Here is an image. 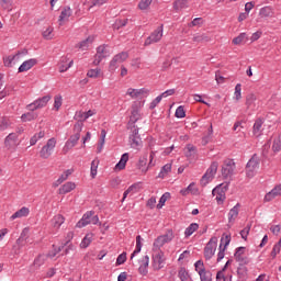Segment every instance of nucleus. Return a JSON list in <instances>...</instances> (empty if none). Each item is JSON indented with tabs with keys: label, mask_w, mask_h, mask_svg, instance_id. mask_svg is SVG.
I'll return each mask as SVG.
<instances>
[{
	"label": "nucleus",
	"mask_w": 281,
	"mask_h": 281,
	"mask_svg": "<svg viewBox=\"0 0 281 281\" xmlns=\"http://www.w3.org/2000/svg\"><path fill=\"white\" fill-rule=\"evenodd\" d=\"M82 126H85V123L82 121H78L74 125V135H71L69 137V139L66 142V144L63 148V153L65 155H67V153L70 151L71 148H74L76 146V144H78V142L80 139V133H82Z\"/></svg>",
	"instance_id": "1"
},
{
	"label": "nucleus",
	"mask_w": 281,
	"mask_h": 281,
	"mask_svg": "<svg viewBox=\"0 0 281 281\" xmlns=\"http://www.w3.org/2000/svg\"><path fill=\"white\" fill-rule=\"evenodd\" d=\"M260 168V157L258 154H254L246 165V176L248 179H254Z\"/></svg>",
	"instance_id": "2"
},
{
	"label": "nucleus",
	"mask_w": 281,
	"mask_h": 281,
	"mask_svg": "<svg viewBox=\"0 0 281 281\" xmlns=\"http://www.w3.org/2000/svg\"><path fill=\"white\" fill-rule=\"evenodd\" d=\"M229 243H232V235L224 233L221 238L220 251L217 254V262H221V260L225 258V249H227Z\"/></svg>",
	"instance_id": "3"
},
{
	"label": "nucleus",
	"mask_w": 281,
	"mask_h": 281,
	"mask_svg": "<svg viewBox=\"0 0 281 281\" xmlns=\"http://www.w3.org/2000/svg\"><path fill=\"white\" fill-rule=\"evenodd\" d=\"M56 148V138H50L47 140L40 151V157L42 159H49L52 157V151Z\"/></svg>",
	"instance_id": "4"
},
{
	"label": "nucleus",
	"mask_w": 281,
	"mask_h": 281,
	"mask_svg": "<svg viewBox=\"0 0 281 281\" xmlns=\"http://www.w3.org/2000/svg\"><path fill=\"white\" fill-rule=\"evenodd\" d=\"M229 189V184H218L215 187L212 191L213 196H216V201L218 204H222L225 202V192Z\"/></svg>",
	"instance_id": "5"
},
{
	"label": "nucleus",
	"mask_w": 281,
	"mask_h": 281,
	"mask_svg": "<svg viewBox=\"0 0 281 281\" xmlns=\"http://www.w3.org/2000/svg\"><path fill=\"white\" fill-rule=\"evenodd\" d=\"M234 170H236V162L232 159L225 160L222 166V177L224 179H229V177L234 175Z\"/></svg>",
	"instance_id": "6"
},
{
	"label": "nucleus",
	"mask_w": 281,
	"mask_h": 281,
	"mask_svg": "<svg viewBox=\"0 0 281 281\" xmlns=\"http://www.w3.org/2000/svg\"><path fill=\"white\" fill-rule=\"evenodd\" d=\"M216 237H212L210 241L206 244L204 247V258L205 260H212V257L214 254H216V243H217Z\"/></svg>",
	"instance_id": "7"
},
{
	"label": "nucleus",
	"mask_w": 281,
	"mask_h": 281,
	"mask_svg": "<svg viewBox=\"0 0 281 281\" xmlns=\"http://www.w3.org/2000/svg\"><path fill=\"white\" fill-rule=\"evenodd\" d=\"M128 58L127 52H122L115 55L110 61V71H115L120 67L121 63H124Z\"/></svg>",
	"instance_id": "8"
},
{
	"label": "nucleus",
	"mask_w": 281,
	"mask_h": 281,
	"mask_svg": "<svg viewBox=\"0 0 281 281\" xmlns=\"http://www.w3.org/2000/svg\"><path fill=\"white\" fill-rule=\"evenodd\" d=\"M164 36V24L157 27L150 36L147 37L145 41V45H153V43H159L161 41V37Z\"/></svg>",
	"instance_id": "9"
},
{
	"label": "nucleus",
	"mask_w": 281,
	"mask_h": 281,
	"mask_svg": "<svg viewBox=\"0 0 281 281\" xmlns=\"http://www.w3.org/2000/svg\"><path fill=\"white\" fill-rule=\"evenodd\" d=\"M49 100H52V95H44L35 100L33 103L29 104L27 109L29 111H36L37 109H43L44 106H47V102H49Z\"/></svg>",
	"instance_id": "10"
},
{
	"label": "nucleus",
	"mask_w": 281,
	"mask_h": 281,
	"mask_svg": "<svg viewBox=\"0 0 281 281\" xmlns=\"http://www.w3.org/2000/svg\"><path fill=\"white\" fill-rule=\"evenodd\" d=\"M245 247H238L235 250L234 258L236 262H239V265H249L250 260L247 256H245Z\"/></svg>",
	"instance_id": "11"
},
{
	"label": "nucleus",
	"mask_w": 281,
	"mask_h": 281,
	"mask_svg": "<svg viewBox=\"0 0 281 281\" xmlns=\"http://www.w3.org/2000/svg\"><path fill=\"white\" fill-rule=\"evenodd\" d=\"M109 50H106V45H101L97 48V54L94 56L93 65L98 66L102 63L103 58H108Z\"/></svg>",
	"instance_id": "12"
},
{
	"label": "nucleus",
	"mask_w": 281,
	"mask_h": 281,
	"mask_svg": "<svg viewBox=\"0 0 281 281\" xmlns=\"http://www.w3.org/2000/svg\"><path fill=\"white\" fill-rule=\"evenodd\" d=\"M19 135L16 133H10L5 138H4V146L10 150V148H16L19 145Z\"/></svg>",
	"instance_id": "13"
},
{
	"label": "nucleus",
	"mask_w": 281,
	"mask_h": 281,
	"mask_svg": "<svg viewBox=\"0 0 281 281\" xmlns=\"http://www.w3.org/2000/svg\"><path fill=\"white\" fill-rule=\"evenodd\" d=\"M153 260H154L153 267L155 271H159L160 269H164V261H165L164 251L156 254L153 257Z\"/></svg>",
	"instance_id": "14"
},
{
	"label": "nucleus",
	"mask_w": 281,
	"mask_h": 281,
	"mask_svg": "<svg viewBox=\"0 0 281 281\" xmlns=\"http://www.w3.org/2000/svg\"><path fill=\"white\" fill-rule=\"evenodd\" d=\"M95 214L93 211H88L83 214L82 218L77 223L76 227L82 228L87 227V225H91V217Z\"/></svg>",
	"instance_id": "15"
},
{
	"label": "nucleus",
	"mask_w": 281,
	"mask_h": 281,
	"mask_svg": "<svg viewBox=\"0 0 281 281\" xmlns=\"http://www.w3.org/2000/svg\"><path fill=\"white\" fill-rule=\"evenodd\" d=\"M276 196H281V184L276 186L270 192L265 195V201L269 203V201H273Z\"/></svg>",
	"instance_id": "16"
},
{
	"label": "nucleus",
	"mask_w": 281,
	"mask_h": 281,
	"mask_svg": "<svg viewBox=\"0 0 281 281\" xmlns=\"http://www.w3.org/2000/svg\"><path fill=\"white\" fill-rule=\"evenodd\" d=\"M38 60L37 59H29L25 60L18 69L19 74H23V71H30V69H32V67H34L35 65H37Z\"/></svg>",
	"instance_id": "17"
},
{
	"label": "nucleus",
	"mask_w": 281,
	"mask_h": 281,
	"mask_svg": "<svg viewBox=\"0 0 281 281\" xmlns=\"http://www.w3.org/2000/svg\"><path fill=\"white\" fill-rule=\"evenodd\" d=\"M127 95H130L131 98H139L140 95H148V89L146 88H142V89H133L130 88L127 90Z\"/></svg>",
	"instance_id": "18"
},
{
	"label": "nucleus",
	"mask_w": 281,
	"mask_h": 281,
	"mask_svg": "<svg viewBox=\"0 0 281 281\" xmlns=\"http://www.w3.org/2000/svg\"><path fill=\"white\" fill-rule=\"evenodd\" d=\"M247 263H239L237 268V278L238 281H247Z\"/></svg>",
	"instance_id": "19"
},
{
	"label": "nucleus",
	"mask_w": 281,
	"mask_h": 281,
	"mask_svg": "<svg viewBox=\"0 0 281 281\" xmlns=\"http://www.w3.org/2000/svg\"><path fill=\"white\" fill-rule=\"evenodd\" d=\"M25 216H30V209L26 206H23L19 211H16L11 217V221H15V218H23Z\"/></svg>",
	"instance_id": "20"
},
{
	"label": "nucleus",
	"mask_w": 281,
	"mask_h": 281,
	"mask_svg": "<svg viewBox=\"0 0 281 281\" xmlns=\"http://www.w3.org/2000/svg\"><path fill=\"white\" fill-rule=\"evenodd\" d=\"M240 212V203H237L228 213V223H234L238 218V213Z\"/></svg>",
	"instance_id": "21"
},
{
	"label": "nucleus",
	"mask_w": 281,
	"mask_h": 281,
	"mask_svg": "<svg viewBox=\"0 0 281 281\" xmlns=\"http://www.w3.org/2000/svg\"><path fill=\"white\" fill-rule=\"evenodd\" d=\"M184 155L188 159H194L196 156V146L188 144L184 148Z\"/></svg>",
	"instance_id": "22"
},
{
	"label": "nucleus",
	"mask_w": 281,
	"mask_h": 281,
	"mask_svg": "<svg viewBox=\"0 0 281 281\" xmlns=\"http://www.w3.org/2000/svg\"><path fill=\"white\" fill-rule=\"evenodd\" d=\"M262 124H265V121H262V119H258L254 124L252 133L257 137H260V135H262Z\"/></svg>",
	"instance_id": "23"
},
{
	"label": "nucleus",
	"mask_w": 281,
	"mask_h": 281,
	"mask_svg": "<svg viewBox=\"0 0 281 281\" xmlns=\"http://www.w3.org/2000/svg\"><path fill=\"white\" fill-rule=\"evenodd\" d=\"M71 190H76V183L74 182H66L61 188H59V194H68Z\"/></svg>",
	"instance_id": "24"
},
{
	"label": "nucleus",
	"mask_w": 281,
	"mask_h": 281,
	"mask_svg": "<svg viewBox=\"0 0 281 281\" xmlns=\"http://www.w3.org/2000/svg\"><path fill=\"white\" fill-rule=\"evenodd\" d=\"M128 162V153L122 155L120 161L115 165V170H124L126 164Z\"/></svg>",
	"instance_id": "25"
},
{
	"label": "nucleus",
	"mask_w": 281,
	"mask_h": 281,
	"mask_svg": "<svg viewBox=\"0 0 281 281\" xmlns=\"http://www.w3.org/2000/svg\"><path fill=\"white\" fill-rule=\"evenodd\" d=\"M94 37L93 36H88L86 40L81 41L79 44L76 45L78 49H89V46L91 43H93Z\"/></svg>",
	"instance_id": "26"
},
{
	"label": "nucleus",
	"mask_w": 281,
	"mask_h": 281,
	"mask_svg": "<svg viewBox=\"0 0 281 281\" xmlns=\"http://www.w3.org/2000/svg\"><path fill=\"white\" fill-rule=\"evenodd\" d=\"M139 120V110L137 108H133L132 114L130 116L128 125L135 128V123Z\"/></svg>",
	"instance_id": "27"
},
{
	"label": "nucleus",
	"mask_w": 281,
	"mask_h": 281,
	"mask_svg": "<svg viewBox=\"0 0 281 281\" xmlns=\"http://www.w3.org/2000/svg\"><path fill=\"white\" fill-rule=\"evenodd\" d=\"M63 223H65V217L60 214L55 215L52 220V226L55 227V229H59Z\"/></svg>",
	"instance_id": "28"
},
{
	"label": "nucleus",
	"mask_w": 281,
	"mask_h": 281,
	"mask_svg": "<svg viewBox=\"0 0 281 281\" xmlns=\"http://www.w3.org/2000/svg\"><path fill=\"white\" fill-rule=\"evenodd\" d=\"M19 56H21V50H19L15 55H9L8 57H4V67H12V63H14Z\"/></svg>",
	"instance_id": "29"
},
{
	"label": "nucleus",
	"mask_w": 281,
	"mask_h": 281,
	"mask_svg": "<svg viewBox=\"0 0 281 281\" xmlns=\"http://www.w3.org/2000/svg\"><path fill=\"white\" fill-rule=\"evenodd\" d=\"M69 16H71V8L65 7L58 19L59 25H63V21H65V19H69Z\"/></svg>",
	"instance_id": "30"
},
{
	"label": "nucleus",
	"mask_w": 281,
	"mask_h": 281,
	"mask_svg": "<svg viewBox=\"0 0 281 281\" xmlns=\"http://www.w3.org/2000/svg\"><path fill=\"white\" fill-rule=\"evenodd\" d=\"M93 111L89 110L88 112H77L76 117H78L79 122H85V120H89L93 115Z\"/></svg>",
	"instance_id": "31"
},
{
	"label": "nucleus",
	"mask_w": 281,
	"mask_h": 281,
	"mask_svg": "<svg viewBox=\"0 0 281 281\" xmlns=\"http://www.w3.org/2000/svg\"><path fill=\"white\" fill-rule=\"evenodd\" d=\"M218 171V162L213 161L210 166V168L206 170L205 175H207V177H212L214 179V176L216 175V172Z\"/></svg>",
	"instance_id": "32"
},
{
	"label": "nucleus",
	"mask_w": 281,
	"mask_h": 281,
	"mask_svg": "<svg viewBox=\"0 0 281 281\" xmlns=\"http://www.w3.org/2000/svg\"><path fill=\"white\" fill-rule=\"evenodd\" d=\"M38 117V114L34 111H31L29 113H24L21 116L22 122H32V120H36Z\"/></svg>",
	"instance_id": "33"
},
{
	"label": "nucleus",
	"mask_w": 281,
	"mask_h": 281,
	"mask_svg": "<svg viewBox=\"0 0 281 281\" xmlns=\"http://www.w3.org/2000/svg\"><path fill=\"white\" fill-rule=\"evenodd\" d=\"M68 58L63 57L61 63L59 64V71L60 74H64V71H67V69H70V67L74 65V60H70L68 65H65L67 63Z\"/></svg>",
	"instance_id": "34"
},
{
	"label": "nucleus",
	"mask_w": 281,
	"mask_h": 281,
	"mask_svg": "<svg viewBox=\"0 0 281 281\" xmlns=\"http://www.w3.org/2000/svg\"><path fill=\"white\" fill-rule=\"evenodd\" d=\"M142 251V236L137 235L136 236V248L133 251V254L131 255V260H133L135 258V256H137V254H139Z\"/></svg>",
	"instance_id": "35"
},
{
	"label": "nucleus",
	"mask_w": 281,
	"mask_h": 281,
	"mask_svg": "<svg viewBox=\"0 0 281 281\" xmlns=\"http://www.w3.org/2000/svg\"><path fill=\"white\" fill-rule=\"evenodd\" d=\"M178 276L181 281H192V277H190V273L186 268H180Z\"/></svg>",
	"instance_id": "36"
},
{
	"label": "nucleus",
	"mask_w": 281,
	"mask_h": 281,
	"mask_svg": "<svg viewBox=\"0 0 281 281\" xmlns=\"http://www.w3.org/2000/svg\"><path fill=\"white\" fill-rule=\"evenodd\" d=\"M196 229H199V225L196 223H192L190 224L186 231H184V236L186 238H189V236H192L194 234V232H196Z\"/></svg>",
	"instance_id": "37"
},
{
	"label": "nucleus",
	"mask_w": 281,
	"mask_h": 281,
	"mask_svg": "<svg viewBox=\"0 0 281 281\" xmlns=\"http://www.w3.org/2000/svg\"><path fill=\"white\" fill-rule=\"evenodd\" d=\"M188 8V0H176L173 2V9L179 12V10H183Z\"/></svg>",
	"instance_id": "38"
},
{
	"label": "nucleus",
	"mask_w": 281,
	"mask_h": 281,
	"mask_svg": "<svg viewBox=\"0 0 281 281\" xmlns=\"http://www.w3.org/2000/svg\"><path fill=\"white\" fill-rule=\"evenodd\" d=\"M92 240H93V234H87L80 244L81 249H87V247L91 245Z\"/></svg>",
	"instance_id": "39"
},
{
	"label": "nucleus",
	"mask_w": 281,
	"mask_h": 281,
	"mask_svg": "<svg viewBox=\"0 0 281 281\" xmlns=\"http://www.w3.org/2000/svg\"><path fill=\"white\" fill-rule=\"evenodd\" d=\"M256 94L254 93H249L247 97H246V106L247 109H251V106H256Z\"/></svg>",
	"instance_id": "40"
},
{
	"label": "nucleus",
	"mask_w": 281,
	"mask_h": 281,
	"mask_svg": "<svg viewBox=\"0 0 281 281\" xmlns=\"http://www.w3.org/2000/svg\"><path fill=\"white\" fill-rule=\"evenodd\" d=\"M147 162H148V156H144L143 158H139L138 168L139 170H142V172H148V167H146Z\"/></svg>",
	"instance_id": "41"
},
{
	"label": "nucleus",
	"mask_w": 281,
	"mask_h": 281,
	"mask_svg": "<svg viewBox=\"0 0 281 281\" xmlns=\"http://www.w3.org/2000/svg\"><path fill=\"white\" fill-rule=\"evenodd\" d=\"M247 41V33H240L237 37L233 38V44L240 45V43H245Z\"/></svg>",
	"instance_id": "42"
},
{
	"label": "nucleus",
	"mask_w": 281,
	"mask_h": 281,
	"mask_svg": "<svg viewBox=\"0 0 281 281\" xmlns=\"http://www.w3.org/2000/svg\"><path fill=\"white\" fill-rule=\"evenodd\" d=\"M132 148L138 149L142 146V137H130Z\"/></svg>",
	"instance_id": "43"
},
{
	"label": "nucleus",
	"mask_w": 281,
	"mask_h": 281,
	"mask_svg": "<svg viewBox=\"0 0 281 281\" xmlns=\"http://www.w3.org/2000/svg\"><path fill=\"white\" fill-rule=\"evenodd\" d=\"M128 25V19L116 20L113 24V30H120L121 27H126Z\"/></svg>",
	"instance_id": "44"
},
{
	"label": "nucleus",
	"mask_w": 281,
	"mask_h": 281,
	"mask_svg": "<svg viewBox=\"0 0 281 281\" xmlns=\"http://www.w3.org/2000/svg\"><path fill=\"white\" fill-rule=\"evenodd\" d=\"M98 164H100V160H92L91 162L90 175L92 179H95L98 175Z\"/></svg>",
	"instance_id": "45"
},
{
	"label": "nucleus",
	"mask_w": 281,
	"mask_h": 281,
	"mask_svg": "<svg viewBox=\"0 0 281 281\" xmlns=\"http://www.w3.org/2000/svg\"><path fill=\"white\" fill-rule=\"evenodd\" d=\"M272 150H273V153H280V150H281V134H279V136L277 138H274L273 145H272Z\"/></svg>",
	"instance_id": "46"
},
{
	"label": "nucleus",
	"mask_w": 281,
	"mask_h": 281,
	"mask_svg": "<svg viewBox=\"0 0 281 281\" xmlns=\"http://www.w3.org/2000/svg\"><path fill=\"white\" fill-rule=\"evenodd\" d=\"M43 137H45V132H40L37 134H35L31 139H30V144L31 146H36V143L38 142V139H43Z\"/></svg>",
	"instance_id": "47"
},
{
	"label": "nucleus",
	"mask_w": 281,
	"mask_h": 281,
	"mask_svg": "<svg viewBox=\"0 0 281 281\" xmlns=\"http://www.w3.org/2000/svg\"><path fill=\"white\" fill-rule=\"evenodd\" d=\"M168 199H170V193L166 192L165 194L161 195L159 203L157 204V209L161 210L164 205H166V201H168Z\"/></svg>",
	"instance_id": "48"
},
{
	"label": "nucleus",
	"mask_w": 281,
	"mask_h": 281,
	"mask_svg": "<svg viewBox=\"0 0 281 281\" xmlns=\"http://www.w3.org/2000/svg\"><path fill=\"white\" fill-rule=\"evenodd\" d=\"M166 243V239L160 235L155 239L154 247H156V249H161V247L165 246Z\"/></svg>",
	"instance_id": "49"
},
{
	"label": "nucleus",
	"mask_w": 281,
	"mask_h": 281,
	"mask_svg": "<svg viewBox=\"0 0 281 281\" xmlns=\"http://www.w3.org/2000/svg\"><path fill=\"white\" fill-rule=\"evenodd\" d=\"M259 14L265 18L271 16L273 14V10L271 7H263L260 9Z\"/></svg>",
	"instance_id": "50"
},
{
	"label": "nucleus",
	"mask_w": 281,
	"mask_h": 281,
	"mask_svg": "<svg viewBox=\"0 0 281 281\" xmlns=\"http://www.w3.org/2000/svg\"><path fill=\"white\" fill-rule=\"evenodd\" d=\"M200 280L212 281V272L210 270H204L203 272H200Z\"/></svg>",
	"instance_id": "51"
},
{
	"label": "nucleus",
	"mask_w": 281,
	"mask_h": 281,
	"mask_svg": "<svg viewBox=\"0 0 281 281\" xmlns=\"http://www.w3.org/2000/svg\"><path fill=\"white\" fill-rule=\"evenodd\" d=\"M217 281H232V274L225 276L223 271H217L216 273Z\"/></svg>",
	"instance_id": "52"
},
{
	"label": "nucleus",
	"mask_w": 281,
	"mask_h": 281,
	"mask_svg": "<svg viewBox=\"0 0 281 281\" xmlns=\"http://www.w3.org/2000/svg\"><path fill=\"white\" fill-rule=\"evenodd\" d=\"M194 268H195V271L199 273H203V271H205V265L203 263V260H198L195 263H194Z\"/></svg>",
	"instance_id": "53"
},
{
	"label": "nucleus",
	"mask_w": 281,
	"mask_h": 281,
	"mask_svg": "<svg viewBox=\"0 0 281 281\" xmlns=\"http://www.w3.org/2000/svg\"><path fill=\"white\" fill-rule=\"evenodd\" d=\"M160 236L164 237L166 243H171V240L175 238V233L172 232V229H168L165 235Z\"/></svg>",
	"instance_id": "54"
},
{
	"label": "nucleus",
	"mask_w": 281,
	"mask_h": 281,
	"mask_svg": "<svg viewBox=\"0 0 281 281\" xmlns=\"http://www.w3.org/2000/svg\"><path fill=\"white\" fill-rule=\"evenodd\" d=\"M150 3H153V0H140L138 8L139 10H148V8H150Z\"/></svg>",
	"instance_id": "55"
},
{
	"label": "nucleus",
	"mask_w": 281,
	"mask_h": 281,
	"mask_svg": "<svg viewBox=\"0 0 281 281\" xmlns=\"http://www.w3.org/2000/svg\"><path fill=\"white\" fill-rule=\"evenodd\" d=\"M63 106V97L60 95H55L54 98V109L57 111Z\"/></svg>",
	"instance_id": "56"
},
{
	"label": "nucleus",
	"mask_w": 281,
	"mask_h": 281,
	"mask_svg": "<svg viewBox=\"0 0 281 281\" xmlns=\"http://www.w3.org/2000/svg\"><path fill=\"white\" fill-rule=\"evenodd\" d=\"M212 179H214V178L204 173L200 180L201 187L205 188V186H207V183H210V181H212Z\"/></svg>",
	"instance_id": "57"
},
{
	"label": "nucleus",
	"mask_w": 281,
	"mask_h": 281,
	"mask_svg": "<svg viewBox=\"0 0 281 281\" xmlns=\"http://www.w3.org/2000/svg\"><path fill=\"white\" fill-rule=\"evenodd\" d=\"M187 190L189 191V194L198 195L199 194V189L195 187L194 182H191L188 187Z\"/></svg>",
	"instance_id": "58"
},
{
	"label": "nucleus",
	"mask_w": 281,
	"mask_h": 281,
	"mask_svg": "<svg viewBox=\"0 0 281 281\" xmlns=\"http://www.w3.org/2000/svg\"><path fill=\"white\" fill-rule=\"evenodd\" d=\"M176 117L183 119L186 117V110L183 109V105H179L176 110Z\"/></svg>",
	"instance_id": "59"
},
{
	"label": "nucleus",
	"mask_w": 281,
	"mask_h": 281,
	"mask_svg": "<svg viewBox=\"0 0 281 281\" xmlns=\"http://www.w3.org/2000/svg\"><path fill=\"white\" fill-rule=\"evenodd\" d=\"M240 91H243L241 85L237 83L235 86V100H240V98H243V94L240 93Z\"/></svg>",
	"instance_id": "60"
},
{
	"label": "nucleus",
	"mask_w": 281,
	"mask_h": 281,
	"mask_svg": "<svg viewBox=\"0 0 281 281\" xmlns=\"http://www.w3.org/2000/svg\"><path fill=\"white\" fill-rule=\"evenodd\" d=\"M250 229H251V225H247L244 229L240 231V236L244 240H247Z\"/></svg>",
	"instance_id": "61"
},
{
	"label": "nucleus",
	"mask_w": 281,
	"mask_h": 281,
	"mask_svg": "<svg viewBox=\"0 0 281 281\" xmlns=\"http://www.w3.org/2000/svg\"><path fill=\"white\" fill-rule=\"evenodd\" d=\"M162 99H164V98L161 97V94L158 95L156 99H154V100L150 102V104H149L150 111H153V110L157 106V104H159V102H161Z\"/></svg>",
	"instance_id": "62"
},
{
	"label": "nucleus",
	"mask_w": 281,
	"mask_h": 281,
	"mask_svg": "<svg viewBox=\"0 0 281 281\" xmlns=\"http://www.w3.org/2000/svg\"><path fill=\"white\" fill-rule=\"evenodd\" d=\"M87 76L88 78H98L100 76V69H90Z\"/></svg>",
	"instance_id": "63"
},
{
	"label": "nucleus",
	"mask_w": 281,
	"mask_h": 281,
	"mask_svg": "<svg viewBox=\"0 0 281 281\" xmlns=\"http://www.w3.org/2000/svg\"><path fill=\"white\" fill-rule=\"evenodd\" d=\"M124 262H126V252H122L121 255H119V257L116 258V265H124Z\"/></svg>",
	"instance_id": "64"
}]
</instances>
